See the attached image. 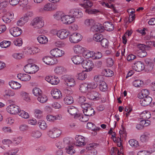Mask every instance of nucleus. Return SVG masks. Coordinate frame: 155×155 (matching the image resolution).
Returning a JSON list of instances; mask_svg holds the SVG:
<instances>
[{
    "mask_svg": "<svg viewBox=\"0 0 155 155\" xmlns=\"http://www.w3.org/2000/svg\"><path fill=\"white\" fill-rule=\"evenodd\" d=\"M68 112L71 115H74L75 118H78L80 116L81 114L78 113V109L74 106L68 107L67 108Z\"/></svg>",
    "mask_w": 155,
    "mask_h": 155,
    "instance_id": "12",
    "label": "nucleus"
},
{
    "mask_svg": "<svg viewBox=\"0 0 155 155\" xmlns=\"http://www.w3.org/2000/svg\"><path fill=\"white\" fill-rule=\"evenodd\" d=\"M82 39L81 35L78 33H74L70 35L69 40L72 43H78Z\"/></svg>",
    "mask_w": 155,
    "mask_h": 155,
    "instance_id": "8",
    "label": "nucleus"
},
{
    "mask_svg": "<svg viewBox=\"0 0 155 155\" xmlns=\"http://www.w3.org/2000/svg\"><path fill=\"white\" fill-rule=\"evenodd\" d=\"M104 75L107 77H110L113 75V71L109 69H106L104 71Z\"/></svg>",
    "mask_w": 155,
    "mask_h": 155,
    "instance_id": "50",
    "label": "nucleus"
},
{
    "mask_svg": "<svg viewBox=\"0 0 155 155\" xmlns=\"http://www.w3.org/2000/svg\"><path fill=\"white\" fill-rule=\"evenodd\" d=\"M85 12L89 14H95L99 12V11L96 9H91L90 8H85Z\"/></svg>",
    "mask_w": 155,
    "mask_h": 155,
    "instance_id": "51",
    "label": "nucleus"
},
{
    "mask_svg": "<svg viewBox=\"0 0 155 155\" xmlns=\"http://www.w3.org/2000/svg\"><path fill=\"white\" fill-rule=\"evenodd\" d=\"M42 60L45 64L48 65H53L56 63L53 57L48 56L43 58Z\"/></svg>",
    "mask_w": 155,
    "mask_h": 155,
    "instance_id": "20",
    "label": "nucleus"
},
{
    "mask_svg": "<svg viewBox=\"0 0 155 155\" xmlns=\"http://www.w3.org/2000/svg\"><path fill=\"white\" fill-rule=\"evenodd\" d=\"M140 99V104L143 106H146L149 105L152 101V98L150 96H147Z\"/></svg>",
    "mask_w": 155,
    "mask_h": 155,
    "instance_id": "19",
    "label": "nucleus"
},
{
    "mask_svg": "<svg viewBox=\"0 0 155 155\" xmlns=\"http://www.w3.org/2000/svg\"><path fill=\"white\" fill-rule=\"evenodd\" d=\"M37 100L41 103H44L47 101L48 98L45 95L41 94L38 97Z\"/></svg>",
    "mask_w": 155,
    "mask_h": 155,
    "instance_id": "41",
    "label": "nucleus"
},
{
    "mask_svg": "<svg viewBox=\"0 0 155 155\" xmlns=\"http://www.w3.org/2000/svg\"><path fill=\"white\" fill-rule=\"evenodd\" d=\"M129 143L132 147H136L139 146L138 142L134 139H130L129 140Z\"/></svg>",
    "mask_w": 155,
    "mask_h": 155,
    "instance_id": "55",
    "label": "nucleus"
},
{
    "mask_svg": "<svg viewBox=\"0 0 155 155\" xmlns=\"http://www.w3.org/2000/svg\"><path fill=\"white\" fill-rule=\"evenodd\" d=\"M18 148L13 149L8 151L7 153V155H16L15 154L18 151Z\"/></svg>",
    "mask_w": 155,
    "mask_h": 155,
    "instance_id": "60",
    "label": "nucleus"
},
{
    "mask_svg": "<svg viewBox=\"0 0 155 155\" xmlns=\"http://www.w3.org/2000/svg\"><path fill=\"white\" fill-rule=\"evenodd\" d=\"M84 24L86 27L91 28L94 24V21L91 18H87L84 20Z\"/></svg>",
    "mask_w": 155,
    "mask_h": 155,
    "instance_id": "27",
    "label": "nucleus"
},
{
    "mask_svg": "<svg viewBox=\"0 0 155 155\" xmlns=\"http://www.w3.org/2000/svg\"><path fill=\"white\" fill-rule=\"evenodd\" d=\"M143 84V81L140 80H136L133 82L134 86L136 87H140Z\"/></svg>",
    "mask_w": 155,
    "mask_h": 155,
    "instance_id": "56",
    "label": "nucleus"
},
{
    "mask_svg": "<svg viewBox=\"0 0 155 155\" xmlns=\"http://www.w3.org/2000/svg\"><path fill=\"white\" fill-rule=\"evenodd\" d=\"M61 133L60 130L56 128H54L48 131L47 134L50 137L55 138L59 137Z\"/></svg>",
    "mask_w": 155,
    "mask_h": 155,
    "instance_id": "4",
    "label": "nucleus"
},
{
    "mask_svg": "<svg viewBox=\"0 0 155 155\" xmlns=\"http://www.w3.org/2000/svg\"><path fill=\"white\" fill-rule=\"evenodd\" d=\"M51 54L55 57H59L62 56L64 54V51L58 48H56L51 50Z\"/></svg>",
    "mask_w": 155,
    "mask_h": 155,
    "instance_id": "16",
    "label": "nucleus"
},
{
    "mask_svg": "<svg viewBox=\"0 0 155 155\" xmlns=\"http://www.w3.org/2000/svg\"><path fill=\"white\" fill-rule=\"evenodd\" d=\"M56 34L60 38L63 39L68 37L69 34V32L66 30L62 29L58 31Z\"/></svg>",
    "mask_w": 155,
    "mask_h": 155,
    "instance_id": "15",
    "label": "nucleus"
},
{
    "mask_svg": "<svg viewBox=\"0 0 155 155\" xmlns=\"http://www.w3.org/2000/svg\"><path fill=\"white\" fill-rule=\"evenodd\" d=\"M12 16L11 14H7L2 16V19L5 23H8L11 21V18H10V17Z\"/></svg>",
    "mask_w": 155,
    "mask_h": 155,
    "instance_id": "37",
    "label": "nucleus"
},
{
    "mask_svg": "<svg viewBox=\"0 0 155 155\" xmlns=\"http://www.w3.org/2000/svg\"><path fill=\"white\" fill-rule=\"evenodd\" d=\"M94 54L93 51L89 50L84 51L83 52L82 55L83 56L86 58H89L93 57Z\"/></svg>",
    "mask_w": 155,
    "mask_h": 155,
    "instance_id": "36",
    "label": "nucleus"
},
{
    "mask_svg": "<svg viewBox=\"0 0 155 155\" xmlns=\"http://www.w3.org/2000/svg\"><path fill=\"white\" fill-rule=\"evenodd\" d=\"M20 95L22 98L25 101H28L30 100L28 94L26 92L22 91L20 93Z\"/></svg>",
    "mask_w": 155,
    "mask_h": 155,
    "instance_id": "46",
    "label": "nucleus"
},
{
    "mask_svg": "<svg viewBox=\"0 0 155 155\" xmlns=\"http://www.w3.org/2000/svg\"><path fill=\"white\" fill-rule=\"evenodd\" d=\"M83 67L86 69V71H89L94 68V64L93 62L89 60H85L82 63Z\"/></svg>",
    "mask_w": 155,
    "mask_h": 155,
    "instance_id": "5",
    "label": "nucleus"
},
{
    "mask_svg": "<svg viewBox=\"0 0 155 155\" xmlns=\"http://www.w3.org/2000/svg\"><path fill=\"white\" fill-rule=\"evenodd\" d=\"M80 90L82 92L85 93L89 90L88 88L87 84L86 83L81 84L80 85Z\"/></svg>",
    "mask_w": 155,
    "mask_h": 155,
    "instance_id": "39",
    "label": "nucleus"
},
{
    "mask_svg": "<svg viewBox=\"0 0 155 155\" xmlns=\"http://www.w3.org/2000/svg\"><path fill=\"white\" fill-rule=\"evenodd\" d=\"M11 41H3L0 43V46L2 48H6L11 45Z\"/></svg>",
    "mask_w": 155,
    "mask_h": 155,
    "instance_id": "49",
    "label": "nucleus"
},
{
    "mask_svg": "<svg viewBox=\"0 0 155 155\" xmlns=\"http://www.w3.org/2000/svg\"><path fill=\"white\" fill-rule=\"evenodd\" d=\"M38 124L40 128L43 130H45L47 127V125L45 121L42 120H40L38 122Z\"/></svg>",
    "mask_w": 155,
    "mask_h": 155,
    "instance_id": "42",
    "label": "nucleus"
},
{
    "mask_svg": "<svg viewBox=\"0 0 155 155\" xmlns=\"http://www.w3.org/2000/svg\"><path fill=\"white\" fill-rule=\"evenodd\" d=\"M45 80L52 85L57 84L59 82V78L55 76H47L46 77Z\"/></svg>",
    "mask_w": 155,
    "mask_h": 155,
    "instance_id": "17",
    "label": "nucleus"
},
{
    "mask_svg": "<svg viewBox=\"0 0 155 155\" xmlns=\"http://www.w3.org/2000/svg\"><path fill=\"white\" fill-rule=\"evenodd\" d=\"M37 40L39 43L42 44H46L48 41V38L43 35L38 36L37 38Z\"/></svg>",
    "mask_w": 155,
    "mask_h": 155,
    "instance_id": "34",
    "label": "nucleus"
},
{
    "mask_svg": "<svg viewBox=\"0 0 155 155\" xmlns=\"http://www.w3.org/2000/svg\"><path fill=\"white\" fill-rule=\"evenodd\" d=\"M75 21V19L69 15H63L61 18V21L63 23L67 24H70Z\"/></svg>",
    "mask_w": 155,
    "mask_h": 155,
    "instance_id": "13",
    "label": "nucleus"
},
{
    "mask_svg": "<svg viewBox=\"0 0 155 155\" xmlns=\"http://www.w3.org/2000/svg\"><path fill=\"white\" fill-rule=\"evenodd\" d=\"M63 92L65 94L68 95L72 94L73 92L72 89L69 87L64 88L63 90Z\"/></svg>",
    "mask_w": 155,
    "mask_h": 155,
    "instance_id": "63",
    "label": "nucleus"
},
{
    "mask_svg": "<svg viewBox=\"0 0 155 155\" xmlns=\"http://www.w3.org/2000/svg\"><path fill=\"white\" fill-rule=\"evenodd\" d=\"M12 57L17 60H19L22 58L23 55L20 53H15L12 54Z\"/></svg>",
    "mask_w": 155,
    "mask_h": 155,
    "instance_id": "62",
    "label": "nucleus"
},
{
    "mask_svg": "<svg viewBox=\"0 0 155 155\" xmlns=\"http://www.w3.org/2000/svg\"><path fill=\"white\" fill-rule=\"evenodd\" d=\"M64 15L63 13L61 12H57L54 15V18L58 20L60 19L61 20V18Z\"/></svg>",
    "mask_w": 155,
    "mask_h": 155,
    "instance_id": "52",
    "label": "nucleus"
},
{
    "mask_svg": "<svg viewBox=\"0 0 155 155\" xmlns=\"http://www.w3.org/2000/svg\"><path fill=\"white\" fill-rule=\"evenodd\" d=\"M33 15V13L31 11L28 12L26 13L23 17L21 18L18 21L17 24L18 25L21 26L27 21V18L31 17Z\"/></svg>",
    "mask_w": 155,
    "mask_h": 155,
    "instance_id": "6",
    "label": "nucleus"
},
{
    "mask_svg": "<svg viewBox=\"0 0 155 155\" xmlns=\"http://www.w3.org/2000/svg\"><path fill=\"white\" fill-rule=\"evenodd\" d=\"M73 63L76 64H79L83 62L84 61L82 57L79 55L74 56L72 58Z\"/></svg>",
    "mask_w": 155,
    "mask_h": 155,
    "instance_id": "29",
    "label": "nucleus"
},
{
    "mask_svg": "<svg viewBox=\"0 0 155 155\" xmlns=\"http://www.w3.org/2000/svg\"><path fill=\"white\" fill-rule=\"evenodd\" d=\"M69 14L74 18H79L83 15V14L81 11L77 9H72L70 10Z\"/></svg>",
    "mask_w": 155,
    "mask_h": 155,
    "instance_id": "11",
    "label": "nucleus"
},
{
    "mask_svg": "<svg viewBox=\"0 0 155 155\" xmlns=\"http://www.w3.org/2000/svg\"><path fill=\"white\" fill-rule=\"evenodd\" d=\"M83 113L85 116L90 117L93 116L95 114V112L90 105L87 108L84 110Z\"/></svg>",
    "mask_w": 155,
    "mask_h": 155,
    "instance_id": "21",
    "label": "nucleus"
},
{
    "mask_svg": "<svg viewBox=\"0 0 155 155\" xmlns=\"http://www.w3.org/2000/svg\"><path fill=\"white\" fill-rule=\"evenodd\" d=\"M56 8L54 5L51 3H49L45 4L42 9L43 11L48 12L54 10Z\"/></svg>",
    "mask_w": 155,
    "mask_h": 155,
    "instance_id": "25",
    "label": "nucleus"
},
{
    "mask_svg": "<svg viewBox=\"0 0 155 155\" xmlns=\"http://www.w3.org/2000/svg\"><path fill=\"white\" fill-rule=\"evenodd\" d=\"M9 84L12 89L15 90L20 88L21 87V85L20 84L13 81L9 82Z\"/></svg>",
    "mask_w": 155,
    "mask_h": 155,
    "instance_id": "31",
    "label": "nucleus"
},
{
    "mask_svg": "<svg viewBox=\"0 0 155 155\" xmlns=\"http://www.w3.org/2000/svg\"><path fill=\"white\" fill-rule=\"evenodd\" d=\"M42 135L41 132L38 130H34L31 131V135L35 138H38Z\"/></svg>",
    "mask_w": 155,
    "mask_h": 155,
    "instance_id": "35",
    "label": "nucleus"
},
{
    "mask_svg": "<svg viewBox=\"0 0 155 155\" xmlns=\"http://www.w3.org/2000/svg\"><path fill=\"white\" fill-rule=\"evenodd\" d=\"M99 88L100 91H105L107 90V86L106 83L104 81H102L100 82Z\"/></svg>",
    "mask_w": 155,
    "mask_h": 155,
    "instance_id": "40",
    "label": "nucleus"
},
{
    "mask_svg": "<svg viewBox=\"0 0 155 155\" xmlns=\"http://www.w3.org/2000/svg\"><path fill=\"white\" fill-rule=\"evenodd\" d=\"M97 145L95 143H90L87 145L86 149L87 150V152L93 149H95L97 146Z\"/></svg>",
    "mask_w": 155,
    "mask_h": 155,
    "instance_id": "59",
    "label": "nucleus"
},
{
    "mask_svg": "<svg viewBox=\"0 0 155 155\" xmlns=\"http://www.w3.org/2000/svg\"><path fill=\"white\" fill-rule=\"evenodd\" d=\"M150 134L148 132H144L141 135L140 138V141L143 143L148 142L150 138Z\"/></svg>",
    "mask_w": 155,
    "mask_h": 155,
    "instance_id": "22",
    "label": "nucleus"
},
{
    "mask_svg": "<svg viewBox=\"0 0 155 155\" xmlns=\"http://www.w3.org/2000/svg\"><path fill=\"white\" fill-rule=\"evenodd\" d=\"M133 69L137 72H140L144 69L145 67L143 63L141 61H137L132 66Z\"/></svg>",
    "mask_w": 155,
    "mask_h": 155,
    "instance_id": "14",
    "label": "nucleus"
},
{
    "mask_svg": "<svg viewBox=\"0 0 155 155\" xmlns=\"http://www.w3.org/2000/svg\"><path fill=\"white\" fill-rule=\"evenodd\" d=\"M73 49L74 52L76 54L81 53L84 51L83 48L79 45L75 46L74 47Z\"/></svg>",
    "mask_w": 155,
    "mask_h": 155,
    "instance_id": "43",
    "label": "nucleus"
},
{
    "mask_svg": "<svg viewBox=\"0 0 155 155\" xmlns=\"http://www.w3.org/2000/svg\"><path fill=\"white\" fill-rule=\"evenodd\" d=\"M91 29L93 31L99 32H102L104 31L103 26L99 23L97 25H93L91 27Z\"/></svg>",
    "mask_w": 155,
    "mask_h": 155,
    "instance_id": "26",
    "label": "nucleus"
},
{
    "mask_svg": "<svg viewBox=\"0 0 155 155\" xmlns=\"http://www.w3.org/2000/svg\"><path fill=\"white\" fill-rule=\"evenodd\" d=\"M102 35L99 33L94 34L93 36V39L97 42L100 41L102 38Z\"/></svg>",
    "mask_w": 155,
    "mask_h": 155,
    "instance_id": "54",
    "label": "nucleus"
},
{
    "mask_svg": "<svg viewBox=\"0 0 155 155\" xmlns=\"http://www.w3.org/2000/svg\"><path fill=\"white\" fill-rule=\"evenodd\" d=\"M101 95L98 92L93 91L91 93L89 99L91 100H98L99 98H101Z\"/></svg>",
    "mask_w": 155,
    "mask_h": 155,
    "instance_id": "32",
    "label": "nucleus"
},
{
    "mask_svg": "<svg viewBox=\"0 0 155 155\" xmlns=\"http://www.w3.org/2000/svg\"><path fill=\"white\" fill-rule=\"evenodd\" d=\"M63 79L65 84L69 87H73L75 84V82L74 79L67 75H65L63 77Z\"/></svg>",
    "mask_w": 155,
    "mask_h": 155,
    "instance_id": "7",
    "label": "nucleus"
},
{
    "mask_svg": "<svg viewBox=\"0 0 155 155\" xmlns=\"http://www.w3.org/2000/svg\"><path fill=\"white\" fill-rule=\"evenodd\" d=\"M64 101L65 104H71L74 102L72 97L71 96H67L64 99Z\"/></svg>",
    "mask_w": 155,
    "mask_h": 155,
    "instance_id": "38",
    "label": "nucleus"
},
{
    "mask_svg": "<svg viewBox=\"0 0 155 155\" xmlns=\"http://www.w3.org/2000/svg\"><path fill=\"white\" fill-rule=\"evenodd\" d=\"M88 85V88L89 89H94L97 87V84L95 82H91L87 84Z\"/></svg>",
    "mask_w": 155,
    "mask_h": 155,
    "instance_id": "64",
    "label": "nucleus"
},
{
    "mask_svg": "<svg viewBox=\"0 0 155 155\" xmlns=\"http://www.w3.org/2000/svg\"><path fill=\"white\" fill-rule=\"evenodd\" d=\"M64 144L65 145V148L68 153L72 155L75 153V150L74 149L69 138H64Z\"/></svg>",
    "mask_w": 155,
    "mask_h": 155,
    "instance_id": "3",
    "label": "nucleus"
},
{
    "mask_svg": "<svg viewBox=\"0 0 155 155\" xmlns=\"http://www.w3.org/2000/svg\"><path fill=\"white\" fill-rule=\"evenodd\" d=\"M10 32L14 37H16L21 35L22 31L20 28L18 27H15L10 29Z\"/></svg>",
    "mask_w": 155,
    "mask_h": 155,
    "instance_id": "18",
    "label": "nucleus"
},
{
    "mask_svg": "<svg viewBox=\"0 0 155 155\" xmlns=\"http://www.w3.org/2000/svg\"><path fill=\"white\" fill-rule=\"evenodd\" d=\"M44 25L43 18L41 17H37L31 21L30 25L33 28L38 29L42 27Z\"/></svg>",
    "mask_w": 155,
    "mask_h": 155,
    "instance_id": "1",
    "label": "nucleus"
},
{
    "mask_svg": "<svg viewBox=\"0 0 155 155\" xmlns=\"http://www.w3.org/2000/svg\"><path fill=\"white\" fill-rule=\"evenodd\" d=\"M17 77L20 80L26 81H29L31 78L30 75L25 74H18Z\"/></svg>",
    "mask_w": 155,
    "mask_h": 155,
    "instance_id": "24",
    "label": "nucleus"
},
{
    "mask_svg": "<svg viewBox=\"0 0 155 155\" xmlns=\"http://www.w3.org/2000/svg\"><path fill=\"white\" fill-rule=\"evenodd\" d=\"M87 74L84 71H83L78 74L77 76L78 78L80 80H84L87 77Z\"/></svg>",
    "mask_w": 155,
    "mask_h": 155,
    "instance_id": "47",
    "label": "nucleus"
},
{
    "mask_svg": "<svg viewBox=\"0 0 155 155\" xmlns=\"http://www.w3.org/2000/svg\"><path fill=\"white\" fill-rule=\"evenodd\" d=\"M64 68L63 67H58L55 68L54 71L57 74H61L64 72Z\"/></svg>",
    "mask_w": 155,
    "mask_h": 155,
    "instance_id": "53",
    "label": "nucleus"
},
{
    "mask_svg": "<svg viewBox=\"0 0 155 155\" xmlns=\"http://www.w3.org/2000/svg\"><path fill=\"white\" fill-rule=\"evenodd\" d=\"M104 28L107 31H110L113 30L114 29V26L113 24L110 22H106L104 23Z\"/></svg>",
    "mask_w": 155,
    "mask_h": 155,
    "instance_id": "30",
    "label": "nucleus"
},
{
    "mask_svg": "<svg viewBox=\"0 0 155 155\" xmlns=\"http://www.w3.org/2000/svg\"><path fill=\"white\" fill-rule=\"evenodd\" d=\"M149 94L148 91L147 89H143L138 95V97L140 99H141L145 97L149 96Z\"/></svg>",
    "mask_w": 155,
    "mask_h": 155,
    "instance_id": "33",
    "label": "nucleus"
},
{
    "mask_svg": "<svg viewBox=\"0 0 155 155\" xmlns=\"http://www.w3.org/2000/svg\"><path fill=\"white\" fill-rule=\"evenodd\" d=\"M146 46L142 44H138L137 45V48L138 49L137 50V51H142L145 50V48L146 47Z\"/></svg>",
    "mask_w": 155,
    "mask_h": 155,
    "instance_id": "61",
    "label": "nucleus"
},
{
    "mask_svg": "<svg viewBox=\"0 0 155 155\" xmlns=\"http://www.w3.org/2000/svg\"><path fill=\"white\" fill-rule=\"evenodd\" d=\"M83 3L80 4L79 5L85 9L91 8L93 5V3L89 0H84Z\"/></svg>",
    "mask_w": 155,
    "mask_h": 155,
    "instance_id": "28",
    "label": "nucleus"
},
{
    "mask_svg": "<svg viewBox=\"0 0 155 155\" xmlns=\"http://www.w3.org/2000/svg\"><path fill=\"white\" fill-rule=\"evenodd\" d=\"M8 112L11 114H18L20 110L19 107L14 104L10 105L7 108Z\"/></svg>",
    "mask_w": 155,
    "mask_h": 155,
    "instance_id": "10",
    "label": "nucleus"
},
{
    "mask_svg": "<svg viewBox=\"0 0 155 155\" xmlns=\"http://www.w3.org/2000/svg\"><path fill=\"white\" fill-rule=\"evenodd\" d=\"M76 141L74 144L77 146L82 147L85 145L86 143L84 142V138L81 135H77L75 137Z\"/></svg>",
    "mask_w": 155,
    "mask_h": 155,
    "instance_id": "9",
    "label": "nucleus"
},
{
    "mask_svg": "<svg viewBox=\"0 0 155 155\" xmlns=\"http://www.w3.org/2000/svg\"><path fill=\"white\" fill-rule=\"evenodd\" d=\"M140 116L144 120H147L150 117L151 114L149 112L145 111L141 114Z\"/></svg>",
    "mask_w": 155,
    "mask_h": 155,
    "instance_id": "44",
    "label": "nucleus"
},
{
    "mask_svg": "<svg viewBox=\"0 0 155 155\" xmlns=\"http://www.w3.org/2000/svg\"><path fill=\"white\" fill-rule=\"evenodd\" d=\"M18 114L22 117L25 119L28 118L29 117L28 113L21 110H20Z\"/></svg>",
    "mask_w": 155,
    "mask_h": 155,
    "instance_id": "45",
    "label": "nucleus"
},
{
    "mask_svg": "<svg viewBox=\"0 0 155 155\" xmlns=\"http://www.w3.org/2000/svg\"><path fill=\"white\" fill-rule=\"evenodd\" d=\"M33 94L35 96L38 97L42 94V91L38 88L35 87L32 90Z\"/></svg>",
    "mask_w": 155,
    "mask_h": 155,
    "instance_id": "48",
    "label": "nucleus"
},
{
    "mask_svg": "<svg viewBox=\"0 0 155 155\" xmlns=\"http://www.w3.org/2000/svg\"><path fill=\"white\" fill-rule=\"evenodd\" d=\"M21 139L22 137H20L14 138L12 141V143H13L15 145H17L20 143Z\"/></svg>",
    "mask_w": 155,
    "mask_h": 155,
    "instance_id": "57",
    "label": "nucleus"
},
{
    "mask_svg": "<svg viewBox=\"0 0 155 155\" xmlns=\"http://www.w3.org/2000/svg\"><path fill=\"white\" fill-rule=\"evenodd\" d=\"M51 94L54 98L56 99L60 98L62 96L61 92L57 89H53L51 92Z\"/></svg>",
    "mask_w": 155,
    "mask_h": 155,
    "instance_id": "23",
    "label": "nucleus"
},
{
    "mask_svg": "<svg viewBox=\"0 0 155 155\" xmlns=\"http://www.w3.org/2000/svg\"><path fill=\"white\" fill-rule=\"evenodd\" d=\"M100 41L101 45L103 47L106 48L108 46L109 42L107 39L106 38H102Z\"/></svg>",
    "mask_w": 155,
    "mask_h": 155,
    "instance_id": "58",
    "label": "nucleus"
},
{
    "mask_svg": "<svg viewBox=\"0 0 155 155\" xmlns=\"http://www.w3.org/2000/svg\"><path fill=\"white\" fill-rule=\"evenodd\" d=\"M39 68L34 64H28L25 66L24 68V71L29 74H33L37 71Z\"/></svg>",
    "mask_w": 155,
    "mask_h": 155,
    "instance_id": "2",
    "label": "nucleus"
}]
</instances>
